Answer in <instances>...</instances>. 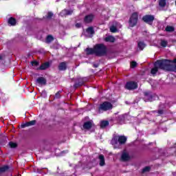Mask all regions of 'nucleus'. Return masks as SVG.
I'll use <instances>...</instances> for the list:
<instances>
[{
  "instance_id": "a18cd8bd",
  "label": "nucleus",
  "mask_w": 176,
  "mask_h": 176,
  "mask_svg": "<svg viewBox=\"0 0 176 176\" xmlns=\"http://www.w3.org/2000/svg\"><path fill=\"white\" fill-rule=\"evenodd\" d=\"M75 86L76 87V86H77V85L76 84V85H75Z\"/></svg>"
},
{
  "instance_id": "c756f323",
  "label": "nucleus",
  "mask_w": 176,
  "mask_h": 176,
  "mask_svg": "<svg viewBox=\"0 0 176 176\" xmlns=\"http://www.w3.org/2000/svg\"><path fill=\"white\" fill-rule=\"evenodd\" d=\"M53 37L52 36H47L46 38V43H50L53 41Z\"/></svg>"
},
{
  "instance_id": "9d476101",
  "label": "nucleus",
  "mask_w": 176,
  "mask_h": 176,
  "mask_svg": "<svg viewBox=\"0 0 176 176\" xmlns=\"http://www.w3.org/2000/svg\"><path fill=\"white\" fill-rule=\"evenodd\" d=\"M94 19V15L90 14L85 16L84 19V22L86 23L87 24H89V23H91V21H93Z\"/></svg>"
},
{
  "instance_id": "72a5a7b5",
  "label": "nucleus",
  "mask_w": 176,
  "mask_h": 176,
  "mask_svg": "<svg viewBox=\"0 0 176 176\" xmlns=\"http://www.w3.org/2000/svg\"><path fill=\"white\" fill-rule=\"evenodd\" d=\"M131 68H135V67H137V62L132 61L131 63Z\"/></svg>"
},
{
  "instance_id": "423d86ee",
  "label": "nucleus",
  "mask_w": 176,
  "mask_h": 176,
  "mask_svg": "<svg viewBox=\"0 0 176 176\" xmlns=\"http://www.w3.org/2000/svg\"><path fill=\"white\" fill-rule=\"evenodd\" d=\"M137 87H138V85H137V82L133 81L128 82L125 85V89L126 90H135Z\"/></svg>"
},
{
  "instance_id": "4c0bfd02",
  "label": "nucleus",
  "mask_w": 176,
  "mask_h": 176,
  "mask_svg": "<svg viewBox=\"0 0 176 176\" xmlns=\"http://www.w3.org/2000/svg\"><path fill=\"white\" fill-rule=\"evenodd\" d=\"M0 137H1L2 138H5V140H7L8 138H6V135H4L3 134H1L0 133Z\"/></svg>"
},
{
  "instance_id": "cd10ccee",
  "label": "nucleus",
  "mask_w": 176,
  "mask_h": 176,
  "mask_svg": "<svg viewBox=\"0 0 176 176\" xmlns=\"http://www.w3.org/2000/svg\"><path fill=\"white\" fill-rule=\"evenodd\" d=\"M168 42L166 40H161L160 45L162 47H166L168 45Z\"/></svg>"
},
{
  "instance_id": "f8f14e48",
  "label": "nucleus",
  "mask_w": 176,
  "mask_h": 176,
  "mask_svg": "<svg viewBox=\"0 0 176 176\" xmlns=\"http://www.w3.org/2000/svg\"><path fill=\"white\" fill-rule=\"evenodd\" d=\"M12 168L9 165H5L0 168V173H8V171H12Z\"/></svg>"
},
{
  "instance_id": "7c9ffc66",
  "label": "nucleus",
  "mask_w": 176,
  "mask_h": 176,
  "mask_svg": "<svg viewBox=\"0 0 176 176\" xmlns=\"http://www.w3.org/2000/svg\"><path fill=\"white\" fill-rule=\"evenodd\" d=\"M151 171V167L149 166H146L142 169V173H148Z\"/></svg>"
},
{
  "instance_id": "2eb2a0df",
  "label": "nucleus",
  "mask_w": 176,
  "mask_h": 176,
  "mask_svg": "<svg viewBox=\"0 0 176 176\" xmlns=\"http://www.w3.org/2000/svg\"><path fill=\"white\" fill-rule=\"evenodd\" d=\"M100 162L99 164L101 167L105 166V157L102 155H100L98 157Z\"/></svg>"
},
{
  "instance_id": "a878e982",
  "label": "nucleus",
  "mask_w": 176,
  "mask_h": 176,
  "mask_svg": "<svg viewBox=\"0 0 176 176\" xmlns=\"http://www.w3.org/2000/svg\"><path fill=\"white\" fill-rule=\"evenodd\" d=\"M138 46L140 50H144V48L145 47V43H144V42H139L138 43Z\"/></svg>"
},
{
  "instance_id": "58836bf2",
  "label": "nucleus",
  "mask_w": 176,
  "mask_h": 176,
  "mask_svg": "<svg viewBox=\"0 0 176 176\" xmlns=\"http://www.w3.org/2000/svg\"><path fill=\"white\" fill-rule=\"evenodd\" d=\"M158 113H159L160 115H163V110H159V111H158Z\"/></svg>"
},
{
  "instance_id": "ea45409f",
  "label": "nucleus",
  "mask_w": 176,
  "mask_h": 176,
  "mask_svg": "<svg viewBox=\"0 0 176 176\" xmlns=\"http://www.w3.org/2000/svg\"><path fill=\"white\" fill-rule=\"evenodd\" d=\"M32 65H38V62L36 61L32 62Z\"/></svg>"
},
{
  "instance_id": "a19ab883",
  "label": "nucleus",
  "mask_w": 176,
  "mask_h": 176,
  "mask_svg": "<svg viewBox=\"0 0 176 176\" xmlns=\"http://www.w3.org/2000/svg\"><path fill=\"white\" fill-rule=\"evenodd\" d=\"M3 56L0 54V60H2Z\"/></svg>"
},
{
  "instance_id": "c9c22d12",
  "label": "nucleus",
  "mask_w": 176,
  "mask_h": 176,
  "mask_svg": "<svg viewBox=\"0 0 176 176\" xmlns=\"http://www.w3.org/2000/svg\"><path fill=\"white\" fill-rule=\"evenodd\" d=\"M171 64H172V65H173V64H174L175 69H176V59H174L173 61H171Z\"/></svg>"
},
{
  "instance_id": "20e7f679",
  "label": "nucleus",
  "mask_w": 176,
  "mask_h": 176,
  "mask_svg": "<svg viewBox=\"0 0 176 176\" xmlns=\"http://www.w3.org/2000/svg\"><path fill=\"white\" fill-rule=\"evenodd\" d=\"M113 108V105L109 102H104L100 104L98 107V113H102V112H107V111H111Z\"/></svg>"
},
{
  "instance_id": "f3484780",
  "label": "nucleus",
  "mask_w": 176,
  "mask_h": 176,
  "mask_svg": "<svg viewBox=\"0 0 176 176\" xmlns=\"http://www.w3.org/2000/svg\"><path fill=\"white\" fill-rule=\"evenodd\" d=\"M58 69L59 71H65L67 69V63L62 62L58 65Z\"/></svg>"
},
{
  "instance_id": "39448f33",
  "label": "nucleus",
  "mask_w": 176,
  "mask_h": 176,
  "mask_svg": "<svg viewBox=\"0 0 176 176\" xmlns=\"http://www.w3.org/2000/svg\"><path fill=\"white\" fill-rule=\"evenodd\" d=\"M138 21V13L133 12L129 19V26L135 27Z\"/></svg>"
},
{
  "instance_id": "a211bd4d",
  "label": "nucleus",
  "mask_w": 176,
  "mask_h": 176,
  "mask_svg": "<svg viewBox=\"0 0 176 176\" xmlns=\"http://www.w3.org/2000/svg\"><path fill=\"white\" fill-rule=\"evenodd\" d=\"M49 67H50V63H49V62H46L45 63H43L40 66L39 69L43 71L45 69H47Z\"/></svg>"
},
{
  "instance_id": "f257e3e1",
  "label": "nucleus",
  "mask_w": 176,
  "mask_h": 176,
  "mask_svg": "<svg viewBox=\"0 0 176 176\" xmlns=\"http://www.w3.org/2000/svg\"><path fill=\"white\" fill-rule=\"evenodd\" d=\"M127 141V138L124 135H116L111 140V144L113 145L115 149L120 148V145H124Z\"/></svg>"
},
{
  "instance_id": "473e14b6",
  "label": "nucleus",
  "mask_w": 176,
  "mask_h": 176,
  "mask_svg": "<svg viewBox=\"0 0 176 176\" xmlns=\"http://www.w3.org/2000/svg\"><path fill=\"white\" fill-rule=\"evenodd\" d=\"M61 91H58L56 94H55V96H54V98H60V97H61Z\"/></svg>"
},
{
  "instance_id": "6ab92c4d",
  "label": "nucleus",
  "mask_w": 176,
  "mask_h": 176,
  "mask_svg": "<svg viewBox=\"0 0 176 176\" xmlns=\"http://www.w3.org/2000/svg\"><path fill=\"white\" fill-rule=\"evenodd\" d=\"M85 52H87V54H88V55L96 54V51H95L94 47V48H87L85 50Z\"/></svg>"
},
{
  "instance_id": "4468645a",
  "label": "nucleus",
  "mask_w": 176,
  "mask_h": 176,
  "mask_svg": "<svg viewBox=\"0 0 176 176\" xmlns=\"http://www.w3.org/2000/svg\"><path fill=\"white\" fill-rule=\"evenodd\" d=\"M92 126H93V122H91V121H87L85 123H84V124H83V127L86 130H89V129H91Z\"/></svg>"
},
{
  "instance_id": "e433bc0d",
  "label": "nucleus",
  "mask_w": 176,
  "mask_h": 176,
  "mask_svg": "<svg viewBox=\"0 0 176 176\" xmlns=\"http://www.w3.org/2000/svg\"><path fill=\"white\" fill-rule=\"evenodd\" d=\"M76 28H80V27H82V23H76Z\"/></svg>"
},
{
  "instance_id": "1a4fd4ad",
  "label": "nucleus",
  "mask_w": 176,
  "mask_h": 176,
  "mask_svg": "<svg viewBox=\"0 0 176 176\" xmlns=\"http://www.w3.org/2000/svg\"><path fill=\"white\" fill-rule=\"evenodd\" d=\"M72 13H74V10L65 9L61 11V12L60 13V15L62 17H65V16H69V15L72 14Z\"/></svg>"
},
{
  "instance_id": "dca6fc26",
  "label": "nucleus",
  "mask_w": 176,
  "mask_h": 176,
  "mask_svg": "<svg viewBox=\"0 0 176 176\" xmlns=\"http://www.w3.org/2000/svg\"><path fill=\"white\" fill-rule=\"evenodd\" d=\"M17 23V21H16V19L13 18V17H10L8 20V23L9 24V25H16Z\"/></svg>"
},
{
  "instance_id": "bb28decb",
  "label": "nucleus",
  "mask_w": 176,
  "mask_h": 176,
  "mask_svg": "<svg viewBox=\"0 0 176 176\" xmlns=\"http://www.w3.org/2000/svg\"><path fill=\"white\" fill-rule=\"evenodd\" d=\"M166 31L167 32H174V31H175L174 27H173V26H167L166 28Z\"/></svg>"
},
{
  "instance_id": "9b49d317",
  "label": "nucleus",
  "mask_w": 176,
  "mask_h": 176,
  "mask_svg": "<svg viewBox=\"0 0 176 176\" xmlns=\"http://www.w3.org/2000/svg\"><path fill=\"white\" fill-rule=\"evenodd\" d=\"M36 83L39 86H45L46 85V79L43 77H39L36 79Z\"/></svg>"
},
{
  "instance_id": "412c9836",
  "label": "nucleus",
  "mask_w": 176,
  "mask_h": 176,
  "mask_svg": "<svg viewBox=\"0 0 176 176\" xmlns=\"http://www.w3.org/2000/svg\"><path fill=\"white\" fill-rule=\"evenodd\" d=\"M35 123H36V121L32 120V121H30L29 122L23 124V127H28V126H34V124H35Z\"/></svg>"
},
{
  "instance_id": "aec40b11",
  "label": "nucleus",
  "mask_w": 176,
  "mask_h": 176,
  "mask_svg": "<svg viewBox=\"0 0 176 176\" xmlns=\"http://www.w3.org/2000/svg\"><path fill=\"white\" fill-rule=\"evenodd\" d=\"M144 100L145 101H152V95L149 94L148 92H145Z\"/></svg>"
},
{
  "instance_id": "6e6552de",
  "label": "nucleus",
  "mask_w": 176,
  "mask_h": 176,
  "mask_svg": "<svg viewBox=\"0 0 176 176\" xmlns=\"http://www.w3.org/2000/svg\"><path fill=\"white\" fill-rule=\"evenodd\" d=\"M121 160H122V162H129V160H130V155H129V153L126 152V150H124L122 151Z\"/></svg>"
},
{
  "instance_id": "0eeeda50",
  "label": "nucleus",
  "mask_w": 176,
  "mask_h": 176,
  "mask_svg": "<svg viewBox=\"0 0 176 176\" xmlns=\"http://www.w3.org/2000/svg\"><path fill=\"white\" fill-rule=\"evenodd\" d=\"M142 20L144 23L151 25L153 23V20H155V16L153 15H146L143 16Z\"/></svg>"
},
{
  "instance_id": "c03bdc74",
  "label": "nucleus",
  "mask_w": 176,
  "mask_h": 176,
  "mask_svg": "<svg viewBox=\"0 0 176 176\" xmlns=\"http://www.w3.org/2000/svg\"><path fill=\"white\" fill-rule=\"evenodd\" d=\"M82 85H83V83L79 84L78 86H82Z\"/></svg>"
},
{
  "instance_id": "c85d7f7f",
  "label": "nucleus",
  "mask_w": 176,
  "mask_h": 176,
  "mask_svg": "<svg viewBox=\"0 0 176 176\" xmlns=\"http://www.w3.org/2000/svg\"><path fill=\"white\" fill-rule=\"evenodd\" d=\"M10 148H14L17 146V143H14L13 142H10L8 144Z\"/></svg>"
},
{
  "instance_id": "f704fd0d",
  "label": "nucleus",
  "mask_w": 176,
  "mask_h": 176,
  "mask_svg": "<svg viewBox=\"0 0 176 176\" xmlns=\"http://www.w3.org/2000/svg\"><path fill=\"white\" fill-rule=\"evenodd\" d=\"M46 17L47 19H51L52 17H53V14L52 12H48Z\"/></svg>"
},
{
  "instance_id": "b1692460",
  "label": "nucleus",
  "mask_w": 176,
  "mask_h": 176,
  "mask_svg": "<svg viewBox=\"0 0 176 176\" xmlns=\"http://www.w3.org/2000/svg\"><path fill=\"white\" fill-rule=\"evenodd\" d=\"M87 32L89 35H93L94 34V29L93 28V27H89L87 29Z\"/></svg>"
},
{
  "instance_id": "2f4dec72",
  "label": "nucleus",
  "mask_w": 176,
  "mask_h": 176,
  "mask_svg": "<svg viewBox=\"0 0 176 176\" xmlns=\"http://www.w3.org/2000/svg\"><path fill=\"white\" fill-rule=\"evenodd\" d=\"M110 31L111 32H117L118 29L114 25L110 27Z\"/></svg>"
},
{
  "instance_id": "393cba45",
  "label": "nucleus",
  "mask_w": 176,
  "mask_h": 176,
  "mask_svg": "<svg viewBox=\"0 0 176 176\" xmlns=\"http://www.w3.org/2000/svg\"><path fill=\"white\" fill-rule=\"evenodd\" d=\"M109 124V122L108 121H102L100 123V127L102 129H104V127H107Z\"/></svg>"
},
{
  "instance_id": "5701e85b",
  "label": "nucleus",
  "mask_w": 176,
  "mask_h": 176,
  "mask_svg": "<svg viewBox=\"0 0 176 176\" xmlns=\"http://www.w3.org/2000/svg\"><path fill=\"white\" fill-rule=\"evenodd\" d=\"M157 71H159V67H157L156 63H155V67L151 69V74H152V75H155Z\"/></svg>"
},
{
  "instance_id": "4be33fe9",
  "label": "nucleus",
  "mask_w": 176,
  "mask_h": 176,
  "mask_svg": "<svg viewBox=\"0 0 176 176\" xmlns=\"http://www.w3.org/2000/svg\"><path fill=\"white\" fill-rule=\"evenodd\" d=\"M166 1L167 0H160L159 6L161 8H165L166 5H167Z\"/></svg>"
},
{
  "instance_id": "ddd939ff",
  "label": "nucleus",
  "mask_w": 176,
  "mask_h": 176,
  "mask_svg": "<svg viewBox=\"0 0 176 176\" xmlns=\"http://www.w3.org/2000/svg\"><path fill=\"white\" fill-rule=\"evenodd\" d=\"M103 41H104V42H110L111 43H113L116 39L115 37H113V36H108L107 37L103 38Z\"/></svg>"
},
{
  "instance_id": "79ce46f5",
  "label": "nucleus",
  "mask_w": 176,
  "mask_h": 176,
  "mask_svg": "<svg viewBox=\"0 0 176 176\" xmlns=\"http://www.w3.org/2000/svg\"><path fill=\"white\" fill-rule=\"evenodd\" d=\"M20 128H21V129H23V124H21L20 125Z\"/></svg>"
},
{
  "instance_id": "37998d69",
  "label": "nucleus",
  "mask_w": 176,
  "mask_h": 176,
  "mask_svg": "<svg viewBox=\"0 0 176 176\" xmlns=\"http://www.w3.org/2000/svg\"><path fill=\"white\" fill-rule=\"evenodd\" d=\"M94 66L95 67V68H97V67H98L97 65H94Z\"/></svg>"
},
{
  "instance_id": "f03ea898",
  "label": "nucleus",
  "mask_w": 176,
  "mask_h": 176,
  "mask_svg": "<svg viewBox=\"0 0 176 176\" xmlns=\"http://www.w3.org/2000/svg\"><path fill=\"white\" fill-rule=\"evenodd\" d=\"M171 63V60H157L155 66L158 67L160 69H170L172 65Z\"/></svg>"
},
{
  "instance_id": "7ed1b4c3",
  "label": "nucleus",
  "mask_w": 176,
  "mask_h": 176,
  "mask_svg": "<svg viewBox=\"0 0 176 176\" xmlns=\"http://www.w3.org/2000/svg\"><path fill=\"white\" fill-rule=\"evenodd\" d=\"M95 54L101 57L107 54V47L104 44H97L94 46Z\"/></svg>"
}]
</instances>
